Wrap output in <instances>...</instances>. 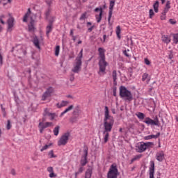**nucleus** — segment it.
<instances>
[{
    "instance_id": "nucleus-64",
    "label": "nucleus",
    "mask_w": 178,
    "mask_h": 178,
    "mask_svg": "<svg viewBox=\"0 0 178 178\" xmlns=\"http://www.w3.org/2000/svg\"><path fill=\"white\" fill-rule=\"evenodd\" d=\"M113 95H114V97H116V90L113 91Z\"/></svg>"
},
{
    "instance_id": "nucleus-40",
    "label": "nucleus",
    "mask_w": 178,
    "mask_h": 178,
    "mask_svg": "<svg viewBox=\"0 0 178 178\" xmlns=\"http://www.w3.org/2000/svg\"><path fill=\"white\" fill-rule=\"evenodd\" d=\"M49 158H56V156H55V154H54V150H51L49 152Z\"/></svg>"
},
{
    "instance_id": "nucleus-58",
    "label": "nucleus",
    "mask_w": 178,
    "mask_h": 178,
    "mask_svg": "<svg viewBox=\"0 0 178 178\" xmlns=\"http://www.w3.org/2000/svg\"><path fill=\"white\" fill-rule=\"evenodd\" d=\"M1 112H6V111L5 110V108H3V106L2 104H1Z\"/></svg>"
},
{
    "instance_id": "nucleus-14",
    "label": "nucleus",
    "mask_w": 178,
    "mask_h": 178,
    "mask_svg": "<svg viewBox=\"0 0 178 178\" xmlns=\"http://www.w3.org/2000/svg\"><path fill=\"white\" fill-rule=\"evenodd\" d=\"M83 152H84L85 154L81 160V166H86V165H87V156L88 155V150L84 149Z\"/></svg>"
},
{
    "instance_id": "nucleus-33",
    "label": "nucleus",
    "mask_w": 178,
    "mask_h": 178,
    "mask_svg": "<svg viewBox=\"0 0 178 178\" xmlns=\"http://www.w3.org/2000/svg\"><path fill=\"white\" fill-rule=\"evenodd\" d=\"M59 126L56 127L54 130H53V133L54 134V136H58V134H59Z\"/></svg>"
},
{
    "instance_id": "nucleus-1",
    "label": "nucleus",
    "mask_w": 178,
    "mask_h": 178,
    "mask_svg": "<svg viewBox=\"0 0 178 178\" xmlns=\"http://www.w3.org/2000/svg\"><path fill=\"white\" fill-rule=\"evenodd\" d=\"M114 123L115 120H113V117L109 115V108L108 106H105L104 118V131L103 132V139L104 144H106V143H108V140H109V133L112 131V128L113 127Z\"/></svg>"
},
{
    "instance_id": "nucleus-44",
    "label": "nucleus",
    "mask_w": 178,
    "mask_h": 178,
    "mask_svg": "<svg viewBox=\"0 0 178 178\" xmlns=\"http://www.w3.org/2000/svg\"><path fill=\"white\" fill-rule=\"evenodd\" d=\"M161 136V133H157L156 135H150L151 138H158Z\"/></svg>"
},
{
    "instance_id": "nucleus-45",
    "label": "nucleus",
    "mask_w": 178,
    "mask_h": 178,
    "mask_svg": "<svg viewBox=\"0 0 178 178\" xmlns=\"http://www.w3.org/2000/svg\"><path fill=\"white\" fill-rule=\"evenodd\" d=\"M161 20H166V14L161 13Z\"/></svg>"
},
{
    "instance_id": "nucleus-60",
    "label": "nucleus",
    "mask_w": 178,
    "mask_h": 178,
    "mask_svg": "<svg viewBox=\"0 0 178 178\" xmlns=\"http://www.w3.org/2000/svg\"><path fill=\"white\" fill-rule=\"evenodd\" d=\"M39 127L41 128L40 130V133H42V131H44V129L42 128V126H39Z\"/></svg>"
},
{
    "instance_id": "nucleus-20",
    "label": "nucleus",
    "mask_w": 178,
    "mask_h": 178,
    "mask_svg": "<svg viewBox=\"0 0 178 178\" xmlns=\"http://www.w3.org/2000/svg\"><path fill=\"white\" fill-rule=\"evenodd\" d=\"M92 176V168H88L85 173V178H91Z\"/></svg>"
},
{
    "instance_id": "nucleus-52",
    "label": "nucleus",
    "mask_w": 178,
    "mask_h": 178,
    "mask_svg": "<svg viewBox=\"0 0 178 178\" xmlns=\"http://www.w3.org/2000/svg\"><path fill=\"white\" fill-rule=\"evenodd\" d=\"M145 140H152L151 138V135L147 136L144 137Z\"/></svg>"
},
{
    "instance_id": "nucleus-13",
    "label": "nucleus",
    "mask_w": 178,
    "mask_h": 178,
    "mask_svg": "<svg viewBox=\"0 0 178 178\" xmlns=\"http://www.w3.org/2000/svg\"><path fill=\"white\" fill-rule=\"evenodd\" d=\"M98 52H99V60H105V52H106L105 49H104L102 47H99L98 49Z\"/></svg>"
},
{
    "instance_id": "nucleus-8",
    "label": "nucleus",
    "mask_w": 178,
    "mask_h": 178,
    "mask_svg": "<svg viewBox=\"0 0 178 178\" xmlns=\"http://www.w3.org/2000/svg\"><path fill=\"white\" fill-rule=\"evenodd\" d=\"M106 66H108V63L105 60H99V74L103 73L105 74V70H106Z\"/></svg>"
},
{
    "instance_id": "nucleus-24",
    "label": "nucleus",
    "mask_w": 178,
    "mask_h": 178,
    "mask_svg": "<svg viewBox=\"0 0 178 178\" xmlns=\"http://www.w3.org/2000/svg\"><path fill=\"white\" fill-rule=\"evenodd\" d=\"M73 108H74L73 105L70 106L63 112L61 113V114L60 115V118H62V116H63V115H65V113H67V112H70V111H72Z\"/></svg>"
},
{
    "instance_id": "nucleus-17",
    "label": "nucleus",
    "mask_w": 178,
    "mask_h": 178,
    "mask_svg": "<svg viewBox=\"0 0 178 178\" xmlns=\"http://www.w3.org/2000/svg\"><path fill=\"white\" fill-rule=\"evenodd\" d=\"M47 172H49V177L50 178H54L56 177V176H58L56 174H55V172H54V168L53 167H48L47 169Z\"/></svg>"
},
{
    "instance_id": "nucleus-30",
    "label": "nucleus",
    "mask_w": 178,
    "mask_h": 178,
    "mask_svg": "<svg viewBox=\"0 0 178 178\" xmlns=\"http://www.w3.org/2000/svg\"><path fill=\"white\" fill-rule=\"evenodd\" d=\"M171 35L173 37L174 44H178V33H172Z\"/></svg>"
},
{
    "instance_id": "nucleus-27",
    "label": "nucleus",
    "mask_w": 178,
    "mask_h": 178,
    "mask_svg": "<svg viewBox=\"0 0 178 178\" xmlns=\"http://www.w3.org/2000/svg\"><path fill=\"white\" fill-rule=\"evenodd\" d=\"M96 20L97 23H100L101 20H102V10H100L99 15H96Z\"/></svg>"
},
{
    "instance_id": "nucleus-3",
    "label": "nucleus",
    "mask_w": 178,
    "mask_h": 178,
    "mask_svg": "<svg viewBox=\"0 0 178 178\" xmlns=\"http://www.w3.org/2000/svg\"><path fill=\"white\" fill-rule=\"evenodd\" d=\"M120 90V97L124 101L131 102L133 101V93L131 91L129 90L125 86H121L119 88Z\"/></svg>"
},
{
    "instance_id": "nucleus-15",
    "label": "nucleus",
    "mask_w": 178,
    "mask_h": 178,
    "mask_svg": "<svg viewBox=\"0 0 178 178\" xmlns=\"http://www.w3.org/2000/svg\"><path fill=\"white\" fill-rule=\"evenodd\" d=\"M154 173H155V163L151 161L149 167V178H155L154 177Z\"/></svg>"
},
{
    "instance_id": "nucleus-31",
    "label": "nucleus",
    "mask_w": 178,
    "mask_h": 178,
    "mask_svg": "<svg viewBox=\"0 0 178 178\" xmlns=\"http://www.w3.org/2000/svg\"><path fill=\"white\" fill-rule=\"evenodd\" d=\"M46 33H47V35H49V33H51V31H52V24H50L49 25H48L46 28Z\"/></svg>"
},
{
    "instance_id": "nucleus-62",
    "label": "nucleus",
    "mask_w": 178,
    "mask_h": 178,
    "mask_svg": "<svg viewBox=\"0 0 178 178\" xmlns=\"http://www.w3.org/2000/svg\"><path fill=\"white\" fill-rule=\"evenodd\" d=\"M3 116L5 118L6 116V111L3 112Z\"/></svg>"
},
{
    "instance_id": "nucleus-35",
    "label": "nucleus",
    "mask_w": 178,
    "mask_h": 178,
    "mask_svg": "<svg viewBox=\"0 0 178 178\" xmlns=\"http://www.w3.org/2000/svg\"><path fill=\"white\" fill-rule=\"evenodd\" d=\"M60 51V46H56L55 49V56H59V52Z\"/></svg>"
},
{
    "instance_id": "nucleus-41",
    "label": "nucleus",
    "mask_w": 178,
    "mask_h": 178,
    "mask_svg": "<svg viewBox=\"0 0 178 178\" xmlns=\"http://www.w3.org/2000/svg\"><path fill=\"white\" fill-rule=\"evenodd\" d=\"M51 8H49L47 9V10L46 11L45 15H46L47 19H48V17L49 16V15H51Z\"/></svg>"
},
{
    "instance_id": "nucleus-12",
    "label": "nucleus",
    "mask_w": 178,
    "mask_h": 178,
    "mask_svg": "<svg viewBox=\"0 0 178 178\" xmlns=\"http://www.w3.org/2000/svg\"><path fill=\"white\" fill-rule=\"evenodd\" d=\"M10 18L8 19V31H12V28L13 27V26H15V18H13V17L10 16V14H9Z\"/></svg>"
},
{
    "instance_id": "nucleus-50",
    "label": "nucleus",
    "mask_w": 178,
    "mask_h": 178,
    "mask_svg": "<svg viewBox=\"0 0 178 178\" xmlns=\"http://www.w3.org/2000/svg\"><path fill=\"white\" fill-rule=\"evenodd\" d=\"M77 113H79V107L75 108L73 113L74 115H77Z\"/></svg>"
},
{
    "instance_id": "nucleus-63",
    "label": "nucleus",
    "mask_w": 178,
    "mask_h": 178,
    "mask_svg": "<svg viewBox=\"0 0 178 178\" xmlns=\"http://www.w3.org/2000/svg\"><path fill=\"white\" fill-rule=\"evenodd\" d=\"M112 113H113L115 115V113H116V112L115 111V109H111Z\"/></svg>"
},
{
    "instance_id": "nucleus-18",
    "label": "nucleus",
    "mask_w": 178,
    "mask_h": 178,
    "mask_svg": "<svg viewBox=\"0 0 178 178\" xmlns=\"http://www.w3.org/2000/svg\"><path fill=\"white\" fill-rule=\"evenodd\" d=\"M161 40L163 42H164L165 44H170L171 39L170 37H169L168 35H163L161 36Z\"/></svg>"
},
{
    "instance_id": "nucleus-6",
    "label": "nucleus",
    "mask_w": 178,
    "mask_h": 178,
    "mask_svg": "<svg viewBox=\"0 0 178 178\" xmlns=\"http://www.w3.org/2000/svg\"><path fill=\"white\" fill-rule=\"evenodd\" d=\"M118 175H119V171L118 170V166L116 165V164H112L107 173V177L118 178Z\"/></svg>"
},
{
    "instance_id": "nucleus-39",
    "label": "nucleus",
    "mask_w": 178,
    "mask_h": 178,
    "mask_svg": "<svg viewBox=\"0 0 178 178\" xmlns=\"http://www.w3.org/2000/svg\"><path fill=\"white\" fill-rule=\"evenodd\" d=\"M7 130H10L12 129V124H10V120L7 121V126H6Z\"/></svg>"
},
{
    "instance_id": "nucleus-25",
    "label": "nucleus",
    "mask_w": 178,
    "mask_h": 178,
    "mask_svg": "<svg viewBox=\"0 0 178 178\" xmlns=\"http://www.w3.org/2000/svg\"><path fill=\"white\" fill-rule=\"evenodd\" d=\"M52 114V113H51V108H46L44 110L43 112V116H51V115Z\"/></svg>"
},
{
    "instance_id": "nucleus-22",
    "label": "nucleus",
    "mask_w": 178,
    "mask_h": 178,
    "mask_svg": "<svg viewBox=\"0 0 178 178\" xmlns=\"http://www.w3.org/2000/svg\"><path fill=\"white\" fill-rule=\"evenodd\" d=\"M69 104L67 101H62L61 103H58L56 104L57 108H63V106H67Z\"/></svg>"
},
{
    "instance_id": "nucleus-56",
    "label": "nucleus",
    "mask_w": 178,
    "mask_h": 178,
    "mask_svg": "<svg viewBox=\"0 0 178 178\" xmlns=\"http://www.w3.org/2000/svg\"><path fill=\"white\" fill-rule=\"evenodd\" d=\"M101 10H102V8H96L95 9V12H98V11H99V13H101Z\"/></svg>"
},
{
    "instance_id": "nucleus-7",
    "label": "nucleus",
    "mask_w": 178,
    "mask_h": 178,
    "mask_svg": "<svg viewBox=\"0 0 178 178\" xmlns=\"http://www.w3.org/2000/svg\"><path fill=\"white\" fill-rule=\"evenodd\" d=\"M69 137H70V134L65 133L58 140V145L60 147L61 145H65L67 144V141H69Z\"/></svg>"
},
{
    "instance_id": "nucleus-28",
    "label": "nucleus",
    "mask_w": 178,
    "mask_h": 178,
    "mask_svg": "<svg viewBox=\"0 0 178 178\" xmlns=\"http://www.w3.org/2000/svg\"><path fill=\"white\" fill-rule=\"evenodd\" d=\"M121 31H122V30L120 29V26H118L115 29V33H116L117 37H118V38H119V40H120Z\"/></svg>"
},
{
    "instance_id": "nucleus-54",
    "label": "nucleus",
    "mask_w": 178,
    "mask_h": 178,
    "mask_svg": "<svg viewBox=\"0 0 178 178\" xmlns=\"http://www.w3.org/2000/svg\"><path fill=\"white\" fill-rule=\"evenodd\" d=\"M88 30L89 33H91V31H92V30H94V26H90V28H88Z\"/></svg>"
},
{
    "instance_id": "nucleus-34",
    "label": "nucleus",
    "mask_w": 178,
    "mask_h": 178,
    "mask_svg": "<svg viewBox=\"0 0 178 178\" xmlns=\"http://www.w3.org/2000/svg\"><path fill=\"white\" fill-rule=\"evenodd\" d=\"M136 116H137V118H138V119H140L141 120H143V119H144V118H145V115H144V113H140V112L136 114Z\"/></svg>"
},
{
    "instance_id": "nucleus-2",
    "label": "nucleus",
    "mask_w": 178,
    "mask_h": 178,
    "mask_svg": "<svg viewBox=\"0 0 178 178\" xmlns=\"http://www.w3.org/2000/svg\"><path fill=\"white\" fill-rule=\"evenodd\" d=\"M29 19H30L31 21L28 25V29H29V31L31 33L35 30V21L33 19V17L31 16V8H28V11L24 15L22 21L24 22V23H27V22H29Z\"/></svg>"
},
{
    "instance_id": "nucleus-4",
    "label": "nucleus",
    "mask_w": 178,
    "mask_h": 178,
    "mask_svg": "<svg viewBox=\"0 0 178 178\" xmlns=\"http://www.w3.org/2000/svg\"><path fill=\"white\" fill-rule=\"evenodd\" d=\"M83 58V49L79 52L78 56L75 59V62L73 65V68L72 69V72L73 73H79L81 70V65H83V62H81V59Z\"/></svg>"
},
{
    "instance_id": "nucleus-23",
    "label": "nucleus",
    "mask_w": 178,
    "mask_h": 178,
    "mask_svg": "<svg viewBox=\"0 0 178 178\" xmlns=\"http://www.w3.org/2000/svg\"><path fill=\"white\" fill-rule=\"evenodd\" d=\"M170 9V1H167L165 7L163 11L162 12V13H164L165 15H166V13H168V12H169Z\"/></svg>"
},
{
    "instance_id": "nucleus-49",
    "label": "nucleus",
    "mask_w": 178,
    "mask_h": 178,
    "mask_svg": "<svg viewBox=\"0 0 178 178\" xmlns=\"http://www.w3.org/2000/svg\"><path fill=\"white\" fill-rule=\"evenodd\" d=\"M3 57L2 56V54L0 52V65H3Z\"/></svg>"
},
{
    "instance_id": "nucleus-10",
    "label": "nucleus",
    "mask_w": 178,
    "mask_h": 178,
    "mask_svg": "<svg viewBox=\"0 0 178 178\" xmlns=\"http://www.w3.org/2000/svg\"><path fill=\"white\" fill-rule=\"evenodd\" d=\"M114 6H115V0H111L110 4H109V13H108V24L110 25H112V24H111V19H112V13L113 12Z\"/></svg>"
},
{
    "instance_id": "nucleus-29",
    "label": "nucleus",
    "mask_w": 178,
    "mask_h": 178,
    "mask_svg": "<svg viewBox=\"0 0 178 178\" xmlns=\"http://www.w3.org/2000/svg\"><path fill=\"white\" fill-rule=\"evenodd\" d=\"M33 44L35 47H36V48H38V49H40V40H38V38H34Z\"/></svg>"
},
{
    "instance_id": "nucleus-47",
    "label": "nucleus",
    "mask_w": 178,
    "mask_h": 178,
    "mask_svg": "<svg viewBox=\"0 0 178 178\" xmlns=\"http://www.w3.org/2000/svg\"><path fill=\"white\" fill-rule=\"evenodd\" d=\"M3 17H5V15H1L0 16V22L1 23V24H5V22H3Z\"/></svg>"
},
{
    "instance_id": "nucleus-55",
    "label": "nucleus",
    "mask_w": 178,
    "mask_h": 178,
    "mask_svg": "<svg viewBox=\"0 0 178 178\" xmlns=\"http://www.w3.org/2000/svg\"><path fill=\"white\" fill-rule=\"evenodd\" d=\"M84 170V168L83 167H81L79 169V173H83V171Z\"/></svg>"
},
{
    "instance_id": "nucleus-43",
    "label": "nucleus",
    "mask_w": 178,
    "mask_h": 178,
    "mask_svg": "<svg viewBox=\"0 0 178 178\" xmlns=\"http://www.w3.org/2000/svg\"><path fill=\"white\" fill-rule=\"evenodd\" d=\"M155 13H154V10L150 9L149 10V18L152 19V17H154Z\"/></svg>"
},
{
    "instance_id": "nucleus-26",
    "label": "nucleus",
    "mask_w": 178,
    "mask_h": 178,
    "mask_svg": "<svg viewBox=\"0 0 178 178\" xmlns=\"http://www.w3.org/2000/svg\"><path fill=\"white\" fill-rule=\"evenodd\" d=\"M153 8L154 9V12L156 13H158V12H159V1H156L154 5H153Z\"/></svg>"
},
{
    "instance_id": "nucleus-32",
    "label": "nucleus",
    "mask_w": 178,
    "mask_h": 178,
    "mask_svg": "<svg viewBox=\"0 0 178 178\" xmlns=\"http://www.w3.org/2000/svg\"><path fill=\"white\" fill-rule=\"evenodd\" d=\"M142 156H143L142 154H139V155L135 156L131 160V163H133V162H134V161H138V159H141Z\"/></svg>"
},
{
    "instance_id": "nucleus-48",
    "label": "nucleus",
    "mask_w": 178,
    "mask_h": 178,
    "mask_svg": "<svg viewBox=\"0 0 178 178\" xmlns=\"http://www.w3.org/2000/svg\"><path fill=\"white\" fill-rule=\"evenodd\" d=\"M130 50H125L123 51L124 55H125V56H127V58H129L130 56V55H129V54H127V52H129Z\"/></svg>"
},
{
    "instance_id": "nucleus-16",
    "label": "nucleus",
    "mask_w": 178,
    "mask_h": 178,
    "mask_svg": "<svg viewBox=\"0 0 178 178\" xmlns=\"http://www.w3.org/2000/svg\"><path fill=\"white\" fill-rule=\"evenodd\" d=\"M156 159L159 161V162H162L163 159H165V153L163 151H159L156 154Z\"/></svg>"
},
{
    "instance_id": "nucleus-36",
    "label": "nucleus",
    "mask_w": 178,
    "mask_h": 178,
    "mask_svg": "<svg viewBox=\"0 0 178 178\" xmlns=\"http://www.w3.org/2000/svg\"><path fill=\"white\" fill-rule=\"evenodd\" d=\"M51 145H52V143H50L49 145H45L43 147L41 148V152L48 149Z\"/></svg>"
},
{
    "instance_id": "nucleus-37",
    "label": "nucleus",
    "mask_w": 178,
    "mask_h": 178,
    "mask_svg": "<svg viewBox=\"0 0 178 178\" xmlns=\"http://www.w3.org/2000/svg\"><path fill=\"white\" fill-rule=\"evenodd\" d=\"M50 120H54L55 118H58V115L55 113H51L50 116H49Z\"/></svg>"
},
{
    "instance_id": "nucleus-51",
    "label": "nucleus",
    "mask_w": 178,
    "mask_h": 178,
    "mask_svg": "<svg viewBox=\"0 0 178 178\" xmlns=\"http://www.w3.org/2000/svg\"><path fill=\"white\" fill-rule=\"evenodd\" d=\"M46 3L49 6H51L52 5V0H47Z\"/></svg>"
},
{
    "instance_id": "nucleus-38",
    "label": "nucleus",
    "mask_w": 178,
    "mask_h": 178,
    "mask_svg": "<svg viewBox=\"0 0 178 178\" xmlns=\"http://www.w3.org/2000/svg\"><path fill=\"white\" fill-rule=\"evenodd\" d=\"M147 79H148V74L144 73L142 76V81H145Z\"/></svg>"
},
{
    "instance_id": "nucleus-5",
    "label": "nucleus",
    "mask_w": 178,
    "mask_h": 178,
    "mask_svg": "<svg viewBox=\"0 0 178 178\" xmlns=\"http://www.w3.org/2000/svg\"><path fill=\"white\" fill-rule=\"evenodd\" d=\"M151 145H154V143H152V142H147V143L141 142L136 145V150L137 152H140V153L145 152V151H147V149H148V148H149V147H151Z\"/></svg>"
},
{
    "instance_id": "nucleus-53",
    "label": "nucleus",
    "mask_w": 178,
    "mask_h": 178,
    "mask_svg": "<svg viewBox=\"0 0 178 178\" xmlns=\"http://www.w3.org/2000/svg\"><path fill=\"white\" fill-rule=\"evenodd\" d=\"M169 22H170V23L171 24H176V21H173L172 19H170L169 20Z\"/></svg>"
},
{
    "instance_id": "nucleus-11",
    "label": "nucleus",
    "mask_w": 178,
    "mask_h": 178,
    "mask_svg": "<svg viewBox=\"0 0 178 178\" xmlns=\"http://www.w3.org/2000/svg\"><path fill=\"white\" fill-rule=\"evenodd\" d=\"M52 92H54V88L50 87L47 88L45 92L42 96V101H45L47 98H49V97H51Z\"/></svg>"
},
{
    "instance_id": "nucleus-21",
    "label": "nucleus",
    "mask_w": 178,
    "mask_h": 178,
    "mask_svg": "<svg viewBox=\"0 0 178 178\" xmlns=\"http://www.w3.org/2000/svg\"><path fill=\"white\" fill-rule=\"evenodd\" d=\"M39 126H42V129H47V127H51V126H52V122H47L45 123L40 122Z\"/></svg>"
},
{
    "instance_id": "nucleus-57",
    "label": "nucleus",
    "mask_w": 178,
    "mask_h": 178,
    "mask_svg": "<svg viewBox=\"0 0 178 178\" xmlns=\"http://www.w3.org/2000/svg\"><path fill=\"white\" fill-rule=\"evenodd\" d=\"M11 175H13V176H15L16 175V171L15 170H11Z\"/></svg>"
},
{
    "instance_id": "nucleus-61",
    "label": "nucleus",
    "mask_w": 178,
    "mask_h": 178,
    "mask_svg": "<svg viewBox=\"0 0 178 178\" xmlns=\"http://www.w3.org/2000/svg\"><path fill=\"white\" fill-rule=\"evenodd\" d=\"M73 34H74V33H73V29H72V30L70 31V35H72V37H73V36H74Z\"/></svg>"
},
{
    "instance_id": "nucleus-46",
    "label": "nucleus",
    "mask_w": 178,
    "mask_h": 178,
    "mask_svg": "<svg viewBox=\"0 0 178 178\" xmlns=\"http://www.w3.org/2000/svg\"><path fill=\"white\" fill-rule=\"evenodd\" d=\"M145 65H151V61H149V60H148V58H145Z\"/></svg>"
},
{
    "instance_id": "nucleus-42",
    "label": "nucleus",
    "mask_w": 178,
    "mask_h": 178,
    "mask_svg": "<svg viewBox=\"0 0 178 178\" xmlns=\"http://www.w3.org/2000/svg\"><path fill=\"white\" fill-rule=\"evenodd\" d=\"M85 19H87V13H84L80 17V20H85Z\"/></svg>"
},
{
    "instance_id": "nucleus-59",
    "label": "nucleus",
    "mask_w": 178,
    "mask_h": 178,
    "mask_svg": "<svg viewBox=\"0 0 178 178\" xmlns=\"http://www.w3.org/2000/svg\"><path fill=\"white\" fill-rule=\"evenodd\" d=\"M70 80V81H73L74 80V75H72Z\"/></svg>"
},
{
    "instance_id": "nucleus-9",
    "label": "nucleus",
    "mask_w": 178,
    "mask_h": 178,
    "mask_svg": "<svg viewBox=\"0 0 178 178\" xmlns=\"http://www.w3.org/2000/svg\"><path fill=\"white\" fill-rule=\"evenodd\" d=\"M144 123L147 124V126H159V120L158 118L152 120L149 117H147L145 118Z\"/></svg>"
},
{
    "instance_id": "nucleus-19",
    "label": "nucleus",
    "mask_w": 178,
    "mask_h": 178,
    "mask_svg": "<svg viewBox=\"0 0 178 178\" xmlns=\"http://www.w3.org/2000/svg\"><path fill=\"white\" fill-rule=\"evenodd\" d=\"M112 78L113 80V85L118 86V72L116 70H113L112 72Z\"/></svg>"
}]
</instances>
